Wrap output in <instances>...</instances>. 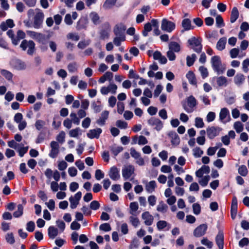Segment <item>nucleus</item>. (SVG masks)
Segmentation results:
<instances>
[{
  "label": "nucleus",
  "mask_w": 249,
  "mask_h": 249,
  "mask_svg": "<svg viewBox=\"0 0 249 249\" xmlns=\"http://www.w3.org/2000/svg\"><path fill=\"white\" fill-rule=\"evenodd\" d=\"M211 63L213 71L218 74H222L226 70V66L221 63L220 57L214 55L211 58Z\"/></svg>",
  "instance_id": "nucleus-1"
},
{
  "label": "nucleus",
  "mask_w": 249,
  "mask_h": 249,
  "mask_svg": "<svg viewBox=\"0 0 249 249\" xmlns=\"http://www.w3.org/2000/svg\"><path fill=\"white\" fill-rule=\"evenodd\" d=\"M202 39L200 38L192 37L188 40L190 48L197 53H200L202 49Z\"/></svg>",
  "instance_id": "nucleus-2"
},
{
  "label": "nucleus",
  "mask_w": 249,
  "mask_h": 249,
  "mask_svg": "<svg viewBox=\"0 0 249 249\" xmlns=\"http://www.w3.org/2000/svg\"><path fill=\"white\" fill-rule=\"evenodd\" d=\"M44 18L42 11L38 8L36 9V14L34 18L33 26L35 28L39 29L42 26Z\"/></svg>",
  "instance_id": "nucleus-3"
},
{
  "label": "nucleus",
  "mask_w": 249,
  "mask_h": 249,
  "mask_svg": "<svg viewBox=\"0 0 249 249\" xmlns=\"http://www.w3.org/2000/svg\"><path fill=\"white\" fill-rule=\"evenodd\" d=\"M176 28V24L175 22L169 20L167 18H163L161 22V30L168 33L172 32Z\"/></svg>",
  "instance_id": "nucleus-4"
},
{
  "label": "nucleus",
  "mask_w": 249,
  "mask_h": 249,
  "mask_svg": "<svg viewBox=\"0 0 249 249\" xmlns=\"http://www.w3.org/2000/svg\"><path fill=\"white\" fill-rule=\"evenodd\" d=\"M20 47L23 51H25L28 48L27 53L29 55H33L35 52V44L32 40H23L21 42Z\"/></svg>",
  "instance_id": "nucleus-5"
},
{
  "label": "nucleus",
  "mask_w": 249,
  "mask_h": 249,
  "mask_svg": "<svg viewBox=\"0 0 249 249\" xmlns=\"http://www.w3.org/2000/svg\"><path fill=\"white\" fill-rule=\"evenodd\" d=\"M187 102L188 106L183 105V108L187 112L191 113L193 111L194 108L196 106V100L193 96L191 95L187 98Z\"/></svg>",
  "instance_id": "nucleus-6"
},
{
  "label": "nucleus",
  "mask_w": 249,
  "mask_h": 249,
  "mask_svg": "<svg viewBox=\"0 0 249 249\" xmlns=\"http://www.w3.org/2000/svg\"><path fill=\"white\" fill-rule=\"evenodd\" d=\"M135 168L133 165H125L122 169V176L124 180L128 179L134 174Z\"/></svg>",
  "instance_id": "nucleus-7"
},
{
  "label": "nucleus",
  "mask_w": 249,
  "mask_h": 249,
  "mask_svg": "<svg viewBox=\"0 0 249 249\" xmlns=\"http://www.w3.org/2000/svg\"><path fill=\"white\" fill-rule=\"evenodd\" d=\"M222 129L218 126H211L207 128L206 132L210 139H213L218 136Z\"/></svg>",
  "instance_id": "nucleus-8"
},
{
  "label": "nucleus",
  "mask_w": 249,
  "mask_h": 249,
  "mask_svg": "<svg viewBox=\"0 0 249 249\" xmlns=\"http://www.w3.org/2000/svg\"><path fill=\"white\" fill-rule=\"evenodd\" d=\"M51 150L49 156L52 158H55L59 152V145L58 142L52 141L50 143Z\"/></svg>",
  "instance_id": "nucleus-9"
},
{
  "label": "nucleus",
  "mask_w": 249,
  "mask_h": 249,
  "mask_svg": "<svg viewBox=\"0 0 249 249\" xmlns=\"http://www.w3.org/2000/svg\"><path fill=\"white\" fill-rule=\"evenodd\" d=\"M207 229V224H201L194 230L193 234L196 237H200L205 234Z\"/></svg>",
  "instance_id": "nucleus-10"
},
{
  "label": "nucleus",
  "mask_w": 249,
  "mask_h": 249,
  "mask_svg": "<svg viewBox=\"0 0 249 249\" xmlns=\"http://www.w3.org/2000/svg\"><path fill=\"white\" fill-rule=\"evenodd\" d=\"M219 120L224 124H226L230 121L231 117L228 108L226 107L221 108L219 113Z\"/></svg>",
  "instance_id": "nucleus-11"
},
{
  "label": "nucleus",
  "mask_w": 249,
  "mask_h": 249,
  "mask_svg": "<svg viewBox=\"0 0 249 249\" xmlns=\"http://www.w3.org/2000/svg\"><path fill=\"white\" fill-rule=\"evenodd\" d=\"M147 122L150 125L154 126V128L157 131L160 130L163 127L162 122L158 118L152 117L148 120Z\"/></svg>",
  "instance_id": "nucleus-12"
},
{
  "label": "nucleus",
  "mask_w": 249,
  "mask_h": 249,
  "mask_svg": "<svg viewBox=\"0 0 249 249\" xmlns=\"http://www.w3.org/2000/svg\"><path fill=\"white\" fill-rule=\"evenodd\" d=\"M11 66L17 70H23L26 69V64L19 59H13L10 62Z\"/></svg>",
  "instance_id": "nucleus-13"
},
{
  "label": "nucleus",
  "mask_w": 249,
  "mask_h": 249,
  "mask_svg": "<svg viewBox=\"0 0 249 249\" xmlns=\"http://www.w3.org/2000/svg\"><path fill=\"white\" fill-rule=\"evenodd\" d=\"M142 218L144 220V223L146 226L151 225L154 221V217L149 212H143L142 214Z\"/></svg>",
  "instance_id": "nucleus-14"
},
{
  "label": "nucleus",
  "mask_w": 249,
  "mask_h": 249,
  "mask_svg": "<svg viewBox=\"0 0 249 249\" xmlns=\"http://www.w3.org/2000/svg\"><path fill=\"white\" fill-rule=\"evenodd\" d=\"M126 26L123 24L116 25L113 32L116 36H125L124 32L126 30Z\"/></svg>",
  "instance_id": "nucleus-15"
},
{
  "label": "nucleus",
  "mask_w": 249,
  "mask_h": 249,
  "mask_svg": "<svg viewBox=\"0 0 249 249\" xmlns=\"http://www.w3.org/2000/svg\"><path fill=\"white\" fill-rule=\"evenodd\" d=\"M102 132V130L100 128H97L96 129H90L87 133V137L91 139L96 138L98 139L100 134Z\"/></svg>",
  "instance_id": "nucleus-16"
},
{
  "label": "nucleus",
  "mask_w": 249,
  "mask_h": 249,
  "mask_svg": "<svg viewBox=\"0 0 249 249\" xmlns=\"http://www.w3.org/2000/svg\"><path fill=\"white\" fill-rule=\"evenodd\" d=\"M109 112L107 110L103 111L101 114L100 118L96 120V123L101 126L104 125L106 124V120L108 119Z\"/></svg>",
  "instance_id": "nucleus-17"
},
{
  "label": "nucleus",
  "mask_w": 249,
  "mask_h": 249,
  "mask_svg": "<svg viewBox=\"0 0 249 249\" xmlns=\"http://www.w3.org/2000/svg\"><path fill=\"white\" fill-rule=\"evenodd\" d=\"M109 176L113 180L119 179L120 176L118 168L115 166L112 167L109 172Z\"/></svg>",
  "instance_id": "nucleus-18"
},
{
  "label": "nucleus",
  "mask_w": 249,
  "mask_h": 249,
  "mask_svg": "<svg viewBox=\"0 0 249 249\" xmlns=\"http://www.w3.org/2000/svg\"><path fill=\"white\" fill-rule=\"evenodd\" d=\"M215 242L219 249H223L224 248V235L221 232H219L215 238Z\"/></svg>",
  "instance_id": "nucleus-19"
},
{
  "label": "nucleus",
  "mask_w": 249,
  "mask_h": 249,
  "mask_svg": "<svg viewBox=\"0 0 249 249\" xmlns=\"http://www.w3.org/2000/svg\"><path fill=\"white\" fill-rule=\"evenodd\" d=\"M245 80V76L241 73H237L234 77V82L238 86L242 85Z\"/></svg>",
  "instance_id": "nucleus-20"
},
{
  "label": "nucleus",
  "mask_w": 249,
  "mask_h": 249,
  "mask_svg": "<svg viewBox=\"0 0 249 249\" xmlns=\"http://www.w3.org/2000/svg\"><path fill=\"white\" fill-rule=\"evenodd\" d=\"M157 187V184L155 180H152L147 183L145 185V190L148 193H152L155 191Z\"/></svg>",
  "instance_id": "nucleus-21"
},
{
  "label": "nucleus",
  "mask_w": 249,
  "mask_h": 249,
  "mask_svg": "<svg viewBox=\"0 0 249 249\" xmlns=\"http://www.w3.org/2000/svg\"><path fill=\"white\" fill-rule=\"evenodd\" d=\"M168 209V206L162 200L159 202L157 206V211L162 213H166Z\"/></svg>",
  "instance_id": "nucleus-22"
},
{
  "label": "nucleus",
  "mask_w": 249,
  "mask_h": 249,
  "mask_svg": "<svg viewBox=\"0 0 249 249\" xmlns=\"http://www.w3.org/2000/svg\"><path fill=\"white\" fill-rule=\"evenodd\" d=\"M239 17V12L238 9L236 7H234L231 10L230 21L231 23H234Z\"/></svg>",
  "instance_id": "nucleus-23"
},
{
  "label": "nucleus",
  "mask_w": 249,
  "mask_h": 249,
  "mask_svg": "<svg viewBox=\"0 0 249 249\" xmlns=\"http://www.w3.org/2000/svg\"><path fill=\"white\" fill-rule=\"evenodd\" d=\"M169 49L170 50L176 53H178L180 51V45L175 41H171L169 44Z\"/></svg>",
  "instance_id": "nucleus-24"
},
{
  "label": "nucleus",
  "mask_w": 249,
  "mask_h": 249,
  "mask_svg": "<svg viewBox=\"0 0 249 249\" xmlns=\"http://www.w3.org/2000/svg\"><path fill=\"white\" fill-rule=\"evenodd\" d=\"M48 235L50 238L54 239L58 233V230L54 226H51L48 228Z\"/></svg>",
  "instance_id": "nucleus-25"
},
{
  "label": "nucleus",
  "mask_w": 249,
  "mask_h": 249,
  "mask_svg": "<svg viewBox=\"0 0 249 249\" xmlns=\"http://www.w3.org/2000/svg\"><path fill=\"white\" fill-rule=\"evenodd\" d=\"M227 42V38L225 37H221L218 41L216 44V49L219 51H222L225 48Z\"/></svg>",
  "instance_id": "nucleus-26"
},
{
  "label": "nucleus",
  "mask_w": 249,
  "mask_h": 249,
  "mask_svg": "<svg viewBox=\"0 0 249 249\" xmlns=\"http://www.w3.org/2000/svg\"><path fill=\"white\" fill-rule=\"evenodd\" d=\"M228 81L226 77L219 76L216 78V84L219 87H225L228 85Z\"/></svg>",
  "instance_id": "nucleus-27"
},
{
  "label": "nucleus",
  "mask_w": 249,
  "mask_h": 249,
  "mask_svg": "<svg viewBox=\"0 0 249 249\" xmlns=\"http://www.w3.org/2000/svg\"><path fill=\"white\" fill-rule=\"evenodd\" d=\"M186 77L190 84L196 86V79L193 72L189 71L186 74Z\"/></svg>",
  "instance_id": "nucleus-28"
},
{
  "label": "nucleus",
  "mask_w": 249,
  "mask_h": 249,
  "mask_svg": "<svg viewBox=\"0 0 249 249\" xmlns=\"http://www.w3.org/2000/svg\"><path fill=\"white\" fill-rule=\"evenodd\" d=\"M89 17L94 24H98L100 23V17L98 14L95 12H92L89 14Z\"/></svg>",
  "instance_id": "nucleus-29"
},
{
  "label": "nucleus",
  "mask_w": 249,
  "mask_h": 249,
  "mask_svg": "<svg viewBox=\"0 0 249 249\" xmlns=\"http://www.w3.org/2000/svg\"><path fill=\"white\" fill-rule=\"evenodd\" d=\"M49 38L50 36L49 35L46 36L45 35L40 33L36 41L42 44H45Z\"/></svg>",
  "instance_id": "nucleus-30"
},
{
  "label": "nucleus",
  "mask_w": 249,
  "mask_h": 249,
  "mask_svg": "<svg viewBox=\"0 0 249 249\" xmlns=\"http://www.w3.org/2000/svg\"><path fill=\"white\" fill-rule=\"evenodd\" d=\"M23 213V207L22 204H18V209L14 213L13 216L15 217L18 218L20 217Z\"/></svg>",
  "instance_id": "nucleus-31"
},
{
  "label": "nucleus",
  "mask_w": 249,
  "mask_h": 249,
  "mask_svg": "<svg viewBox=\"0 0 249 249\" xmlns=\"http://www.w3.org/2000/svg\"><path fill=\"white\" fill-rule=\"evenodd\" d=\"M196 58V56L195 53H193L191 56L188 55L186 57L187 65L189 67L192 66Z\"/></svg>",
  "instance_id": "nucleus-32"
},
{
  "label": "nucleus",
  "mask_w": 249,
  "mask_h": 249,
  "mask_svg": "<svg viewBox=\"0 0 249 249\" xmlns=\"http://www.w3.org/2000/svg\"><path fill=\"white\" fill-rule=\"evenodd\" d=\"M152 30L151 24L150 22L145 23L144 25L143 30L142 31V34L144 36H148V32Z\"/></svg>",
  "instance_id": "nucleus-33"
},
{
  "label": "nucleus",
  "mask_w": 249,
  "mask_h": 249,
  "mask_svg": "<svg viewBox=\"0 0 249 249\" xmlns=\"http://www.w3.org/2000/svg\"><path fill=\"white\" fill-rule=\"evenodd\" d=\"M117 0H106L103 4V7L106 9L112 8L116 3Z\"/></svg>",
  "instance_id": "nucleus-34"
},
{
  "label": "nucleus",
  "mask_w": 249,
  "mask_h": 249,
  "mask_svg": "<svg viewBox=\"0 0 249 249\" xmlns=\"http://www.w3.org/2000/svg\"><path fill=\"white\" fill-rule=\"evenodd\" d=\"M193 156L196 158H199L203 154L202 150L199 147H196L193 149Z\"/></svg>",
  "instance_id": "nucleus-35"
},
{
  "label": "nucleus",
  "mask_w": 249,
  "mask_h": 249,
  "mask_svg": "<svg viewBox=\"0 0 249 249\" xmlns=\"http://www.w3.org/2000/svg\"><path fill=\"white\" fill-rule=\"evenodd\" d=\"M69 134L71 137L76 138L79 134H81V129L79 127H76L75 129L71 130L69 131Z\"/></svg>",
  "instance_id": "nucleus-36"
},
{
  "label": "nucleus",
  "mask_w": 249,
  "mask_h": 249,
  "mask_svg": "<svg viewBox=\"0 0 249 249\" xmlns=\"http://www.w3.org/2000/svg\"><path fill=\"white\" fill-rule=\"evenodd\" d=\"M182 26L185 30L191 29V20L188 18H185L182 20Z\"/></svg>",
  "instance_id": "nucleus-37"
},
{
  "label": "nucleus",
  "mask_w": 249,
  "mask_h": 249,
  "mask_svg": "<svg viewBox=\"0 0 249 249\" xmlns=\"http://www.w3.org/2000/svg\"><path fill=\"white\" fill-rule=\"evenodd\" d=\"M70 117L71 119H70L72 122L76 124L79 125L80 124V119L78 118V116H77L75 112H72L70 114Z\"/></svg>",
  "instance_id": "nucleus-38"
},
{
  "label": "nucleus",
  "mask_w": 249,
  "mask_h": 249,
  "mask_svg": "<svg viewBox=\"0 0 249 249\" xmlns=\"http://www.w3.org/2000/svg\"><path fill=\"white\" fill-rule=\"evenodd\" d=\"M0 73L7 80L11 81L12 80L13 74L9 71L2 70H1Z\"/></svg>",
  "instance_id": "nucleus-39"
},
{
  "label": "nucleus",
  "mask_w": 249,
  "mask_h": 249,
  "mask_svg": "<svg viewBox=\"0 0 249 249\" xmlns=\"http://www.w3.org/2000/svg\"><path fill=\"white\" fill-rule=\"evenodd\" d=\"M125 40V36H116L113 39L114 44L117 46H120L121 44V42L124 41Z\"/></svg>",
  "instance_id": "nucleus-40"
},
{
  "label": "nucleus",
  "mask_w": 249,
  "mask_h": 249,
  "mask_svg": "<svg viewBox=\"0 0 249 249\" xmlns=\"http://www.w3.org/2000/svg\"><path fill=\"white\" fill-rule=\"evenodd\" d=\"M123 150V148L120 146H113L110 148L111 152L114 156H117Z\"/></svg>",
  "instance_id": "nucleus-41"
},
{
  "label": "nucleus",
  "mask_w": 249,
  "mask_h": 249,
  "mask_svg": "<svg viewBox=\"0 0 249 249\" xmlns=\"http://www.w3.org/2000/svg\"><path fill=\"white\" fill-rule=\"evenodd\" d=\"M130 223L135 228L140 224L139 219L136 216H131L129 217Z\"/></svg>",
  "instance_id": "nucleus-42"
},
{
  "label": "nucleus",
  "mask_w": 249,
  "mask_h": 249,
  "mask_svg": "<svg viewBox=\"0 0 249 249\" xmlns=\"http://www.w3.org/2000/svg\"><path fill=\"white\" fill-rule=\"evenodd\" d=\"M65 132L61 131L56 136V139L57 141V142L62 144L65 142Z\"/></svg>",
  "instance_id": "nucleus-43"
},
{
  "label": "nucleus",
  "mask_w": 249,
  "mask_h": 249,
  "mask_svg": "<svg viewBox=\"0 0 249 249\" xmlns=\"http://www.w3.org/2000/svg\"><path fill=\"white\" fill-rule=\"evenodd\" d=\"M216 25L218 28H220L225 26L223 19L220 15L216 16Z\"/></svg>",
  "instance_id": "nucleus-44"
},
{
  "label": "nucleus",
  "mask_w": 249,
  "mask_h": 249,
  "mask_svg": "<svg viewBox=\"0 0 249 249\" xmlns=\"http://www.w3.org/2000/svg\"><path fill=\"white\" fill-rule=\"evenodd\" d=\"M238 173L240 175L243 177L246 176L248 173L247 167L244 165L240 166L238 168Z\"/></svg>",
  "instance_id": "nucleus-45"
},
{
  "label": "nucleus",
  "mask_w": 249,
  "mask_h": 249,
  "mask_svg": "<svg viewBox=\"0 0 249 249\" xmlns=\"http://www.w3.org/2000/svg\"><path fill=\"white\" fill-rule=\"evenodd\" d=\"M234 128L237 133H239L243 130V124L240 122H236L234 124Z\"/></svg>",
  "instance_id": "nucleus-46"
},
{
  "label": "nucleus",
  "mask_w": 249,
  "mask_h": 249,
  "mask_svg": "<svg viewBox=\"0 0 249 249\" xmlns=\"http://www.w3.org/2000/svg\"><path fill=\"white\" fill-rule=\"evenodd\" d=\"M218 36L217 32L215 31L208 32L206 33V37L209 39L217 38Z\"/></svg>",
  "instance_id": "nucleus-47"
},
{
  "label": "nucleus",
  "mask_w": 249,
  "mask_h": 249,
  "mask_svg": "<svg viewBox=\"0 0 249 249\" xmlns=\"http://www.w3.org/2000/svg\"><path fill=\"white\" fill-rule=\"evenodd\" d=\"M45 122L41 120H37L35 123V127L38 130H40L45 125Z\"/></svg>",
  "instance_id": "nucleus-48"
},
{
  "label": "nucleus",
  "mask_w": 249,
  "mask_h": 249,
  "mask_svg": "<svg viewBox=\"0 0 249 249\" xmlns=\"http://www.w3.org/2000/svg\"><path fill=\"white\" fill-rule=\"evenodd\" d=\"M201 243L209 249H212L213 246V243L209 241L207 238H203L201 240Z\"/></svg>",
  "instance_id": "nucleus-49"
},
{
  "label": "nucleus",
  "mask_w": 249,
  "mask_h": 249,
  "mask_svg": "<svg viewBox=\"0 0 249 249\" xmlns=\"http://www.w3.org/2000/svg\"><path fill=\"white\" fill-rule=\"evenodd\" d=\"M90 43V41L89 40L81 41L78 43L77 47L80 49H84L89 46Z\"/></svg>",
  "instance_id": "nucleus-50"
},
{
  "label": "nucleus",
  "mask_w": 249,
  "mask_h": 249,
  "mask_svg": "<svg viewBox=\"0 0 249 249\" xmlns=\"http://www.w3.org/2000/svg\"><path fill=\"white\" fill-rule=\"evenodd\" d=\"M167 226V222L164 220H160L157 223V227L159 231L162 230Z\"/></svg>",
  "instance_id": "nucleus-51"
},
{
  "label": "nucleus",
  "mask_w": 249,
  "mask_h": 249,
  "mask_svg": "<svg viewBox=\"0 0 249 249\" xmlns=\"http://www.w3.org/2000/svg\"><path fill=\"white\" fill-rule=\"evenodd\" d=\"M199 71L201 73L202 77L203 79L208 77L209 73L206 68L204 67V66H200L199 68Z\"/></svg>",
  "instance_id": "nucleus-52"
},
{
  "label": "nucleus",
  "mask_w": 249,
  "mask_h": 249,
  "mask_svg": "<svg viewBox=\"0 0 249 249\" xmlns=\"http://www.w3.org/2000/svg\"><path fill=\"white\" fill-rule=\"evenodd\" d=\"M195 126L197 128H202L204 126L203 119L200 117H196L195 119Z\"/></svg>",
  "instance_id": "nucleus-53"
},
{
  "label": "nucleus",
  "mask_w": 249,
  "mask_h": 249,
  "mask_svg": "<svg viewBox=\"0 0 249 249\" xmlns=\"http://www.w3.org/2000/svg\"><path fill=\"white\" fill-rule=\"evenodd\" d=\"M5 239L7 243L10 244H13L15 241L13 233H8L5 236Z\"/></svg>",
  "instance_id": "nucleus-54"
},
{
  "label": "nucleus",
  "mask_w": 249,
  "mask_h": 249,
  "mask_svg": "<svg viewBox=\"0 0 249 249\" xmlns=\"http://www.w3.org/2000/svg\"><path fill=\"white\" fill-rule=\"evenodd\" d=\"M116 125L121 129H126L127 127V123L122 120H117L116 122Z\"/></svg>",
  "instance_id": "nucleus-55"
},
{
  "label": "nucleus",
  "mask_w": 249,
  "mask_h": 249,
  "mask_svg": "<svg viewBox=\"0 0 249 249\" xmlns=\"http://www.w3.org/2000/svg\"><path fill=\"white\" fill-rule=\"evenodd\" d=\"M67 38L68 39H71L74 41H78L80 37L77 34L70 33L67 35Z\"/></svg>",
  "instance_id": "nucleus-56"
},
{
  "label": "nucleus",
  "mask_w": 249,
  "mask_h": 249,
  "mask_svg": "<svg viewBox=\"0 0 249 249\" xmlns=\"http://www.w3.org/2000/svg\"><path fill=\"white\" fill-rule=\"evenodd\" d=\"M109 29L102 30L100 33V37L103 39L107 38L109 36Z\"/></svg>",
  "instance_id": "nucleus-57"
},
{
  "label": "nucleus",
  "mask_w": 249,
  "mask_h": 249,
  "mask_svg": "<svg viewBox=\"0 0 249 249\" xmlns=\"http://www.w3.org/2000/svg\"><path fill=\"white\" fill-rule=\"evenodd\" d=\"M68 70L70 72H74L77 70V64L75 62L71 63L68 65Z\"/></svg>",
  "instance_id": "nucleus-58"
},
{
  "label": "nucleus",
  "mask_w": 249,
  "mask_h": 249,
  "mask_svg": "<svg viewBox=\"0 0 249 249\" xmlns=\"http://www.w3.org/2000/svg\"><path fill=\"white\" fill-rule=\"evenodd\" d=\"M99 229L104 231H109L111 230V228L108 223H106L101 224L99 227Z\"/></svg>",
  "instance_id": "nucleus-59"
},
{
  "label": "nucleus",
  "mask_w": 249,
  "mask_h": 249,
  "mask_svg": "<svg viewBox=\"0 0 249 249\" xmlns=\"http://www.w3.org/2000/svg\"><path fill=\"white\" fill-rule=\"evenodd\" d=\"M249 58H247L244 60L242 62V69L245 72H248L249 71Z\"/></svg>",
  "instance_id": "nucleus-60"
},
{
  "label": "nucleus",
  "mask_w": 249,
  "mask_h": 249,
  "mask_svg": "<svg viewBox=\"0 0 249 249\" xmlns=\"http://www.w3.org/2000/svg\"><path fill=\"white\" fill-rule=\"evenodd\" d=\"M91 107L95 113L100 112L102 109V106L101 105H97L95 102H93L92 103Z\"/></svg>",
  "instance_id": "nucleus-61"
},
{
  "label": "nucleus",
  "mask_w": 249,
  "mask_h": 249,
  "mask_svg": "<svg viewBox=\"0 0 249 249\" xmlns=\"http://www.w3.org/2000/svg\"><path fill=\"white\" fill-rule=\"evenodd\" d=\"M148 202L150 206H154L155 205L157 201V198L154 195H151L148 197Z\"/></svg>",
  "instance_id": "nucleus-62"
},
{
  "label": "nucleus",
  "mask_w": 249,
  "mask_h": 249,
  "mask_svg": "<svg viewBox=\"0 0 249 249\" xmlns=\"http://www.w3.org/2000/svg\"><path fill=\"white\" fill-rule=\"evenodd\" d=\"M215 113L214 112H209L206 116V121L208 122H211L214 120L215 118Z\"/></svg>",
  "instance_id": "nucleus-63"
},
{
  "label": "nucleus",
  "mask_w": 249,
  "mask_h": 249,
  "mask_svg": "<svg viewBox=\"0 0 249 249\" xmlns=\"http://www.w3.org/2000/svg\"><path fill=\"white\" fill-rule=\"evenodd\" d=\"M89 207L91 210H97L100 208V204L98 201L93 200L90 203Z\"/></svg>",
  "instance_id": "nucleus-64"
}]
</instances>
